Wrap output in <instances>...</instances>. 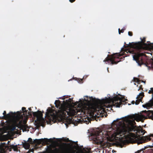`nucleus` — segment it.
I'll use <instances>...</instances> for the list:
<instances>
[{
  "instance_id": "obj_1",
  "label": "nucleus",
  "mask_w": 153,
  "mask_h": 153,
  "mask_svg": "<svg viewBox=\"0 0 153 153\" xmlns=\"http://www.w3.org/2000/svg\"><path fill=\"white\" fill-rule=\"evenodd\" d=\"M113 128L108 125H105L101 129H98L90 133L89 139L96 144H102L104 140L107 139L111 134V132Z\"/></svg>"
},
{
  "instance_id": "obj_2",
  "label": "nucleus",
  "mask_w": 153,
  "mask_h": 153,
  "mask_svg": "<svg viewBox=\"0 0 153 153\" xmlns=\"http://www.w3.org/2000/svg\"><path fill=\"white\" fill-rule=\"evenodd\" d=\"M117 94L114 93L113 95L111 96H109V94L107 95V97H105L104 98L101 99H98L100 103L104 105L105 104H109L111 103L114 106L117 108L120 107V105L122 104V102H124L127 100L126 99L125 96L120 94H117V92L116 93ZM107 108H110V105H108L107 106Z\"/></svg>"
},
{
  "instance_id": "obj_3",
  "label": "nucleus",
  "mask_w": 153,
  "mask_h": 153,
  "mask_svg": "<svg viewBox=\"0 0 153 153\" xmlns=\"http://www.w3.org/2000/svg\"><path fill=\"white\" fill-rule=\"evenodd\" d=\"M128 115H127L120 118H117L112 122V125H114L115 124L114 122L122 119V120L119 121L118 123L119 127H117V130L119 133L124 134L127 132H128L133 130L132 122L128 117Z\"/></svg>"
},
{
  "instance_id": "obj_4",
  "label": "nucleus",
  "mask_w": 153,
  "mask_h": 153,
  "mask_svg": "<svg viewBox=\"0 0 153 153\" xmlns=\"http://www.w3.org/2000/svg\"><path fill=\"white\" fill-rule=\"evenodd\" d=\"M28 109L29 111H27L28 114L29 115H31L32 114H33L34 116L36 117L37 120L40 123L39 125L38 126V127L42 126L44 127V126L42 124V123L45 122V121L48 124L49 123H50V124H51L52 122L53 123L56 121V116L54 113H49L47 115L46 114L45 118H44L42 116V114L40 111H39V113L33 112L31 111V109L30 108H28Z\"/></svg>"
},
{
  "instance_id": "obj_5",
  "label": "nucleus",
  "mask_w": 153,
  "mask_h": 153,
  "mask_svg": "<svg viewBox=\"0 0 153 153\" xmlns=\"http://www.w3.org/2000/svg\"><path fill=\"white\" fill-rule=\"evenodd\" d=\"M22 111H18L13 112H10L9 113L7 114V115L8 116L13 117L15 119V123L17 125V127L18 128L22 129V128H26L27 126L24 124L22 123L24 121V118L23 115L24 113L23 112L27 113V110L25 109V108L24 107L22 108Z\"/></svg>"
},
{
  "instance_id": "obj_6",
  "label": "nucleus",
  "mask_w": 153,
  "mask_h": 153,
  "mask_svg": "<svg viewBox=\"0 0 153 153\" xmlns=\"http://www.w3.org/2000/svg\"><path fill=\"white\" fill-rule=\"evenodd\" d=\"M91 97H89L88 96H85L83 98L79 99V101H76V103L78 105L82 106L87 105L90 102Z\"/></svg>"
},
{
  "instance_id": "obj_7",
  "label": "nucleus",
  "mask_w": 153,
  "mask_h": 153,
  "mask_svg": "<svg viewBox=\"0 0 153 153\" xmlns=\"http://www.w3.org/2000/svg\"><path fill=\"white\" fill-rule=\"evenodd\" d=\"M119 54V53H114L113 55H112L110 56H109L108 55H107V57L105 59L103 60L104 62H107L106 63V64H109V62H111V64L113 65L114 64H116L118 62H116L114 60V59L116 58L117 56H118Z\"/></svg>"
},
{
  "instance_id": "obj_8",
  "label": "nucleus",
  "mask_w": 153,
  "mask_h": 153,
  "mask_svg": "<svg viewBox=\"0 0 153 153\" xmlns=\"http://www.w3.org/2000/svg\"><path fill=\"white\" fill-rule=\"evenodd\" d=\"M58 139L59 140H62L63 141H68V140H69L68 138H67L66 140H65V139H64V138H55V137H53V138H50L49 139H48L47 138H41L39 139V140H45L44 142L45 143H46L49 144L50 143L51 144H52L54 143L53 141V139ZM37 139H36L35 140H37Z\"/></svg>"
},
{
  "instance_id": "obj_9",
  "label": "nucleus",
  "mask_w": 153,
  "mask_h": 153,
  "mask_svg": "<svg viewBox=\"0 0 153 153\" xmlns=\"http://www.w3.org/2000/svg\"><path fill=\"white\" fill-rule=\"evenodd\" d=\"M76 113V111L75 110L71 108L67 109L66 110L64 111L63 112V114L65 116L68 115V117L74 116Z\"/></svg>"
},
{
  "instance_id": "obj_10",
  "label": "nucleus",
  "mask_w": 153,
  "mask_h": 153,
  "mask_svg": "<svg viewBox=\"0 0 153 153\" xmlns=\"http://www.w3.org/2000/svg\"><path fill=\"white\" fill-rule=\"evenodd\" d=\"M146 118V116L141 113L137 114L135 117V120L137 122L141 121L142 122H143V120Z\"/></svg>"
},
{
  "instance_id": "obj_11",
  "label": "nucleus",
  "mask_w": 153,
  "mask_h": 153,
  "mask_svg": "<svg viewBox=\"0 0 153 153\" xmlns=\"http://www.w3.org/2000/svg\"><path fill=\"white\" fill-rule=\"evenodd\" d=\"M144 56V54L143 53H141L140 52H138L137 53V54L136 55L135 58L134 56H133V60L136 61V62L137 63L138 65L139 66H140L141 65V64H140V63L137 60V59H139L140 57Z\"/></svg>"
},
{
  "instance_id": "obj_12",
  "label": "nucleus",
  "mask_w": 153,
  "mask_h": 153,
  "mask_svg": "<svg viewBox=\"0 0 153 153\" xmlns=\"http://www.w3.org/2000/svg\"><path fill=\"white\" fill-rule=\"evenodd\" d=\"M143 96L144 94L143 93H140L137 95L136 98H138L139 100L138 101L137 100L136 101V102L135 103L136 105H138L139 104V102L141 101V99L143 98Z\"/></svg>"
},
{
  "instance_id": "obj_13",
  "label": "nucleus",
  "mask_w": 153,
  "mask_h": 153,
  "mask_svg": "<svg viewBox=\"0 0 153 153\" xmlns=\"http://www.w3.org/2000/svg\"><path fill=\"white\" fill-rule=\"evenodd\" d=\"M145 132V131L143 130L141 128H140L137 130V133H138L137 134L138 135H139V134L141 135H143Z\"/></svg>"
},
{
  "instance_id": "obj_14",
  "label": "nucleus",
  "mask_w": 153,
  "mask_h": 153,
  "mask_svg": "<svg viewBox=\"0 0 153 153\" xmlns=\"http://www.w3.org/2000/svg\"><path fill=\"white\" fill-rule=\"evenodd\" d=\"M125 144V142L122 140H120L117 142L118 145L121 148H122Z\"/></svg>"
},
{
  "instance_id": "obj_15",
  "label": "nucleus",
  "mask_w": 153,
  "mask_h": 153,
  "mask_svg": "<svg viewBox=\"0 0 153 153\" xmlns=\"http://www.w3.org/2000/svg\"><path fill=\"white\" fill-rule=\"evenodd\" d=\"M84 123L86 124H88L91 122V118H85L82 119Z\"/></svg>"
},
{
  "instance_id": "obj_16",
  "label": "nucleus",
  "mask_w": 153,
  "mask_h": 153,
  "mask_svg": "<svg viewBox=\"0 0 153 153\" xmlns=\"http://www.w3.org/2000/svg\"><path fill=\"white\" fill-rule=\"evenodd\" d=\"M143 112H144L147 115H149L152 113V111L151 110H144L143 111Z\"/></svg>"
},
{
  "instance_id": "obj_17",
  "label": "nucleus",
  "mask_w": 153,
  "mask_h": 153,
  "mask_svg": "<svg viewBox=\"0 0 153 153\" xmlns=\"http://www.w3.org/2000/svg\"><path fill=\"white\" fill-rule=\"evenodd\" d=\"M10 147L11 148L13 149L14 151H16V148L17 145H14L13 144L10 145Z\"/></svg>"
},
{
  "instance_id": "obj_18",
  "label": "nucleus",
  "mask_w": 153,
  "mask_h": 153,
  "mask_svg": "<svg viewBox=\"0 0 153 153\" xmlns=\"http://www.w3.org/2000/svg\"><path fill=\"white\" fill-rule=\"evenodd\" d=\"M148 93L149 94H151V93H152L153 94L152 95V98L151 99L152 100L153 98V88H150V89Z\"/></svg>"
},
{
  "instance_id": "obj_19",
  "label": "nucleus",
  "mask_w": 153,
  "mask_h": 153,
  "mask_svg": "<svg viewBox=\"0 0 153 153\" xmlns=\"http://www.w3.org/2000/svg\"><path fill=\"white\" fill-rule=\"evenodd\" d=\"M133 80L135 82L139 83V80L137 78L134 77H133Z\"/></svg>"
},
{
  "instance_id": "obj_20",
  "label": "nucleus",
  "mask_w": 153,
  "mask_h": 153,
  "mask_svg": "<svg viewBox=\"0 0 153 153\" xmlns=\"http://www.w3.org/2000/svg\"><path fill=\"white\" fill-rule=\"evenodd\" d=\"M62 153H64L66 151V149L65 147H62L61 148Z\"/></svg>"
},
{
  "instance_id": "obj_21",
  "label": "nucleus",
  "mask_w": 153,
  "mask_h": 153,
  "mask_svg": "<svg viewBox=\"0 0 153 153\" xmlns=\"http://www.w3.org/2000/svg\"><path fill=\"white\" fill-rule=\"evenodd\" d=\"M59 149L56 148H55L54 149V153H59Z\"/></svg>"
},
{
  "instance_id": "obj_22",
  "label": "nucleus",
  "mask_w": 153,
  "mask_h": 153,
  "mask_svg": "<svg viewBox=\"0 0 153 153\" xmlns=\"http://www.w3.org/2000/svg\"><path fill=\"white\" fill-rule=\"evenodd\" d=\"M56 102H58L59 103H61L60 101L59 100H55L54 103L56 106H57V105L56 104Z\"/></svg>"
},
{
  "instance_id": "obj_23",
  "label": "nucleus",
  "mask_w": 153,
  "mask_h": 153,
  "mask_svg": "<svg viewBox=\"0 0 153 153\" xmlns=\"http://www.w3.org/2000/svg\"><path fill=\"white\" fill-rule=\"evenodd\" d=\"M65 96H62L61 97H59L58 98H57V99H59V98H62V100H64L65 98Z\"/></svg>"
},
{
  "instance_id": "obj_24",
  "label": "nucleus",
  "mask_w": 153,
  "mask_h": 153,
  "mask_svg": "<svg viewBox=\"0 0 153 153\" xmlns=\"http://www.w3.org/2000/svg\"><path fill=\"white\" fill-rule=\"evenodd\" d=\"M16 127H14L11 129V131H13L16 129Z\"/></svg>"
},
{
  "instance_id": "obj_25",
  "label": "nucleus",
  "mask_w": 153,
  "mask_h": 153,
  "mask_svg": "<svg viewBox=\"0 0 153 153\" xmlns=\"http://www.w3.org/2000/svg\"><path fill=\"white\" fill-rule=\"evenodd\" d=\"M144 142V141H139L138 142L137 144H140L142 143H143Z\"/></svg>"
},
{
  "instance_id": "obj_26",
  "label": "nucleus",
  "mask_w": 153,
  "mask_h": 153,
  "mask_svg": "<svg viewBox=\"0 0 153 153\" xmlns=\"http://www.w3.org/2000/svg\"><path fill=\"white\" fill-rule=\"evenodd\" d=\"M128 35L130 36H132V33H131L130 32H128Z\"/></svg>"
},
{
  "instance_id": "obj_27",
  "label": "nucleus",
  "mask_w": 153,
  "mask_h": 153,
  "mask_svg": "<svg viewBox=\"0 0 153 153\" xmlns=\"http://www.w3.org/2000/svg\"><path fill=\"white\" fill-rule=\"evenodd\" d=\"M125 30L124 28H123L121 30V33H123V31Z\"/></svg>"
},
{
  "instance_id": "obj_28",
  "label": "nucleus",
  "mask_w": 153,
  "mask_h": 153,
  "mask_svg": "<svg viewBox=\"0 0 153 153\" xmlns=\"http://www.w3.org/2000/svg\"><path fill=\"white\" fill-rule=\"evenodd\" d=\"M149 46H150L151 47H153V43H150V44H149Z\"/></svg>"
},
{
  "instance_id": "obj_29",
  "label": "nucleus",
  "mask_w": 153,
  "mask_h": 153,
  "mask_svg": "<svg viewBox=\"0 0 153 153\" xmlns=\"http://www.w3.org/2000/svg\"><path fill=\"white\" fill-rule=\"evenodd\" d=\"M118 30V33H119V34H120V33H121V31H120V28H119Z\"/></svg>"
},
{
  "instance_id": "obj_30",
  "label": "nucleus",
  "mask_w": 153,
  "mask_h": 153,
  "mask_svg": "<svg viewBox=\"0 0 153 153\" xmlns=\"http://www.w3.org/2000/svg\"><path fill=\"white\" fill-rule=\"evenodd\" d=\"M143 45H145V46H146L147 45V44L146 43H145L144 42H143Z\"/></svg>"
},
{
  "instance_id": "obj_31",
  "label": "nucleus",
  "mask_w": 153,
  "mask_h": 153,
  "mask_svg": "<svg viewBox=\"0 0 153 153\" xmlns=\"http://www.w3.org/2000/svg\"><path fill=\"white\" fill-rule=\"evenodd\" d=\"M75 0H69V1L71 2H73Z\"/></svg>"
},
{
  "instance_id": "obj_32",
  "label": "nucleus",
  "mask_w": 153,
  "mask_h": 153,
  "mask_svg": "<svg viewBox=\"0 0 153 153\" xmlns=\"http://www.w3.org/2000/svg\"><path fill=\"white\" fill-rule=\"evenodd\" d=\"M140 39H141V41H140V42H138L139 43H140V42H142L143 41V40L142 39H141V38H140Z\"/></svg>"
},
{
  "instance_id": "obj_33",
  "label": "nucleus",
  "mask_w": 153,
  "mask_h": 153,
  "mask_svg": "<svg viewBox=\"0 0 153 153\" xmlns=\"http://www.w3.org/2000/svg\"><path fill=\"white\" fill-rule=\"evenodd\" d=\"M88 75H85L83 76V78H84V77H87L88 76Z\"/></svg>"
},
{
  "instance_id": "obj_34",
  "label": "nucleus",
  "mask_w": 153,
  "mask_h": 153,
  "mask_svg": "<svg viewBox=\"0 0 153 153\" xmlns=\"http://www.w3.org/2000/svg\"><path fill=\"white\" fill-rule=\"evenodd\" d=\"M31 140V141H32V139L31 138H29L28 139V140H27V141L28 140Z\"/></svg>"
},
{
  "instance_id": "obj_35",
  "label": "nucleus",
  "mask_w": 153,
  "mask_h": 153,
  "mask_svg": "<svg viewBox=\"0 0 153 153\" xmlns=\"http://www.w3.org/2000/svg\"><path fill=\"white\" fill-rule=\"evenodd\" d=\"M6 114V111H4L3 113V114Z\"/></svg>"
},
{
  "instance_id": "obj_36",
  "label": "nucleus",
  "mask_w": 153,
  "mask_h": 153,
  "mask_svg": "<svg viewBox=\"0 0 153 153\" xmlns=\"http://www.w3.org/2000/svg\"><path fill=\"white\" fill-rule=\"evenodd\" d=\"M131 103H132V104H134V101H132V102H131Z\"/></svg>"
},
{
  "instance_id": "obj_37",
  "label": "nucleus",
  "mask_w": 153,
  "mask_h": 153,
  "mask_svg": "<svg viewBox=\"0 0 153 153\" xmlns=\"http://www.w3.org/2000/svg\"><path fill=\"white\" fill-rule=\"evenodd\" d=\"M142 82H143L144 83V84L145 83V81H142Z\"/></svg>"
},
{
  "instance_id": "obj_38",
  "label": "nucleus",
  "mask_w": 153,
  "mask_h": 153,
  "mask_svg": "<svg viewBox=\"0 0 153 153\" xmlns=\"http://www.w3.org/2000/svg\"><path fill=\"white\" fill-rule=\"evenodd\" d=\"M107 70L108 71V67L107 68Z\"/></svg>"
},
{
  "instance_id": "obj_39",
  "label": "nucleus",
  "mask_w": 153,
  "mask_h": 153,
  "mask_svg": "<svg viewBox=\"0 0 153 153\" xmlns=\"http://www.w3.org/2000/svg\"><path fill=\"white\" fill-rule=\"evenodd\" d=\"M0 153H4L3 152H2L1 151H0Z\"/></svg>"
},
{
  "instance_id": "obj_40",
  "label": "nucleus",
  "mask_w": 153,
  "mask_h": 153,
  "mask_svg": "<svg viewBox=\"0 0 153 153\" xmlns=\"http://www.w3.org/2000/svg\"><path fill=\"white\" fill-rule=\"evenodd\" d=\"M115 152V151H114V150H112V152Z\"/></svg>"
},
{
  "instance_id": "obj_41",
  "label": "nucleus",
  "mask_w": 153,
  "mask_h": 153,
  "mask_svg": "<svg viewBox=\"0 0 153 153\" xmlns=\"http://www.w3.org/2000/svg\"><path fill=\"white\" fill-rule=\"evenodd\" d=\"M9 142H10V141H8L7 142V143H8Z\"/></svg>"
},
{
  "instance_id": "obj_42",
  "label": "nucleus",
  "mask_w": 153,
  "mask_h": 153,
  "mask_svg": "<svg viewBox=\"0 0 153 153\" xmlns=\"http://www.w3.org/2000/svg\"><path fill=\"white\" fill-rule=\"evenodd\" d=\"M149 68H150V67H149H149H148V69H149Z\"/></svg>"
},
{
  "instance_id": "obj_43",
  "label": "nucleus",
  "mask_w": 153,
  "mask_h": 153,
  "mask_svg": "<svg viewBox=\"0 0 153 153\" xmlns=\"http://www.w3.org/2000/svg\"><path fill=\"white\" fill-rule=\"evenodd\" d=\"M79 145H77V147H79Z\"/></svg>"
},
{
  "instance_id": "obj_44",
  "label": "nucleus",
  "mask_w": 153,
  "mask_h": 153,
  "mask_svg": "<svg viewBox=\"0 0 153 153\" xmlns=\"http://www.w3.org/2000/svg\"><path fill=\"white\" fill-rule=\"evenodd\" d=\"M128 105H131V104H128Z\"/></svg>"
},
{
  "instance_id": "obj_45",
  "label": "nucleus",
  "mask_w": 153,
  "mask_h": 153,
  "mask_svg": "<svg viewBox=\"0 0 153 153\" xmlns=\"http://www.w3.org/2000/svg\"><path fill=\"white\" fill-rule=\"evenodd\" d=\"M134 85H136V84H135V83H134Z\"/></svg>"
},
{
  "instance_id": "obj_46",
  "label": "nucleus",
  "mask_w": 153,
  "mask_h": 153,
  "mask_svg": "<svg viewBox=\"0 0 153 153\" xmlns=\"http://www.w3.org/2000/svg\"><path fill=\"white\" fill-rule=\"evenodd\" d=\"M80 80H82V79H80Z\"/></svg>"
},
{
  "instance_id": "obj_47",
  "label": "nucleus",
  "mask_w": 153,
  "mask_h": 153,
  "mask_svg": "<svg viewBox=\"0 0 153 153\" xmlns=\"http://www.w3.org/2000/svg\"><path fill=\"white\" fill-rule=\"evenodd\" d=\"M144 39H145V38H144Z\"/></svg>"
},
{
  "instance_id": "obj_48",
  "label": "nucleus",
  "mask_w": 153,
  "mask_h": 153,
  "mask_svg": "<svg viewBox=\"0 0 153 153\" xmlns=\"http://www.w3.org/2000/svg\"><path fill=\"white\" fill-rule=\"evenodd\" d=\"M124 46V45H123V48Z\"/></svg>"
},
{
  "instance_id": "obj_49",
  "label": "nucleus",
  "mask_w": 153,
  "mask_h": 153,
  "mask_svg": "<svg viewBox=\"0 0 153 153\" xmlns=\"http://www.w3.org/2000/svg\"><path fill=\"white\" fill-rule=\"evenodd\" d=\"M152 65H153V63H152Z\"/></svg>"
}]
</instances>
